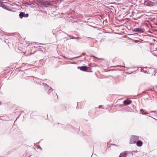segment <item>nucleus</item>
<instances>
[{
	"mask_svg": "<svg viewBox=\"0 0 157 157\" xmlns=\"http://www.w3.org/2000/svg\"><path fill=\"white\" fill-rule=\"evenodd\" d=\"M139 136H137L132 135L130 139V144L136 143L137 141L139 139Z\"/></svg>",
	"mask_w": 157,
	"mask_h": 157,
	"instance_id": "f257e3e1",
	"label": "nucleus"
},
{
	"mask_svg": "<svg viewBox=\"0 0 157 157\" xmlns=\"http://www.w3.org/2000/svg\"><path fill=\"white\" fill-rule=\"evenodd\" d=\"M36 2L38 3V4L44 5L45 7L47 6H48L52 5L51 2L47 1H45L43 0H36Z\"/></svg>",
	"mask_w": 157,
	"mask_h": 157,
	"instance_id": "f03ea898",
	"label": "nucleus"
},
{
	"mask_svg": "<svg viewBox=\"0 0 157 157\" xmlns=\"http://www.w3.org/2000/svg\"><path fill=\"white\" fill-rule=\"evenodd\" d=\"M48 91L47 92V94L50 95L51 96H52V95L53 96H56L57 98H58V96L56 93L55 92H53V89L51 87H49V89L47 90Z\"/></svg>",
	"mask_w": 157,
	"mask_h": 157,
	"instance_id": "7ed1b4c3",
	"label": "nucleus"
},
{
	"mask_svg": "<svg viewBox=\"0 0 157 157\" xmlns=\"http://www.w3.org/2000/svg\"><path fill=\"white\" fill-rule=\"evenodd\" d=\"M132 31L134 32H137L139 33H143L144 32L143 29L140 28H137L133 29Z\"/></svg>",
	"mask_w": 157,
	"mask_h": 157,
	"instance_id": "20e7f679",
	"label": "nucleus"
},
{
	"mask_svg": "<svg viewBox=\"0 0 157 157\" xmlns=\"http://www.w3.org/2000/svg\"><path fill=\"white\" fill-rule=\"evenodd\" d=\"M28 16V13L25 14V13L24 12H21L19 14V17L21 19L23 17H27Z\"/></svg>",
	"mask_w": 157,
	"mask_h": 157,
	"instance_id": "39448f33",
	"label": "nucleus"
},
{
	"mask_svg": "<svg viewBox=\"0 0 157 157\" xmlns=\"http://www.w3.org/2000/svg\"><path fill=\"white\" fill-rule=\"evenodd\" d=\"M149 0H147V1L144 0L143 2H144V4L147 6H153V5L151 3V2L148 1Z\"/></svg>",
	"mask_w": 157,
	"mask_h": 157,
	"instance_id": "423d86ee",
	"label": "nucleus"
},
{
	"mask_svg": "<svg viewBox=\"0 0 157 157\" xmlns=\"http://www.w3.org/2000/svg\"><path fill=\"white\" fill-rule=\"evenodd\" d=\"M88 68V67L85 66H83L81 67H78V69H79L80 70L84 71H86L87 70V69Z\"/></svg>",
	"mask_w": 157,
	"mask_h": 157,
	"instance_id": "0eeeda50",
	"label": "nucleus"
},
{
	"mask_svg": "<svg viewBox=\"0 0 157 157\" xmlns=\"http://www.w3.org/2000/svg\"><path fill=\"white\" fill-rule=\"evenodd\" d=\"M132 102V101L129 99H126L124 100L123 101V103L124 105H129Z\"/></svg>",
	"mask_w": 157,
	"mask_h": 157,
	"instance_id": "6e6552de",
	"label": "nucleus"
},
{
	"mask_svg": "<svg viewBox=\"0 0 157 157\" xmlns=\"http://www.w3.org/2000/svg\"><path fill=\"white\" fill-rule=\"evenodd\" d=\"M86 55V54L85 53H83L82 54V55H80V56H77L75 57H73V58H69V59H68V60H71V61H73L74 60V59H77L79 58L80 57H81L82 56H84Z\"/></svg>",
	"mask_w": 157,
	"mask_h": 157,
	"instance_id": "1a4fd4ad",
	"label": "nucleus"
},
{
	"mask_svg": "<svg viewBox=\"0 0 157 157\" xmlns=\"http://www.w3.org/2000/svg\"><path fill=\"white\" fill-rule=\"evenodd\" d=\"M136 144L137 146L141 147L142 145L143 142L141 140L139 139V140H138L136 142Z\"/></svg>",
	"mask_w": 157,
	"mask_h": 157,
	"instance_id": "9d476101",
	"label": "nucleus"
},
{
	"mask_svg": "<svg viewBox=\"0 0 157 157\" xmlns=\"http://www.w3.org/2000/svg\"><path fill=\"white\" fill-rule=\"evenodd\" d=\"M127 155L126 152H121L120 153L119 157H126Z\"/></svg>",
	"mask_w": 157,
	"mask_h": 157,
	"instance_id": "9b49d317",
	"label": "nucleus"
},
{
	"mask_svg": "<svg viewBox=\"0 0 157 157\" xmlns=\"http://www.w3.org/2000/svg\"><path fill=\"white\" fill-rule=\"evenodd\" d=\"M140 113L143 115H147V114H148L147 112L145 110H143V109H140Z\"/></svg>",
	"mask_w": 157,
	"mask_h": 157,
	"instance_id": "f8f14e48",
	"label": "nucleus"
},
{
	"mask_svg": "<svg viewBox=\"0 0 157 157\" xmlns=\"http://www.w3.org/2000/svg\"><path fill=\"white\" fill-rule=\"evenodd\" d=\"M42 84L45 90H47L48 89H49V87H50L46 83H43Z\"/></svg>",
	"mask_w": 157,
	"mask_h": 157,
	"instance_id": "ddd939ff",
	"label": "nucleus"
},
{
	"mask_svg": "<svg viewBox=\"0 0 157 157\" xmlns=\"http://www.w3.org/2000/svg\"><path fill=\"white\" fill-rule=\"evenodd\" d=\"M91 58H92V59H93V60H94V61H96V60H98V59H101V60H103V59L102 58H98L94 56H91Z\"/></svg>",
	"mask_w": 157,
	"mask_h": 157,
	"instance_id": "4468645a",
	"label": "nucleus"
},
{
	"mask_svg": "<svg viewBox=\"0 0 157 157\" xmlns=\"http://www.w3.org/2000/svg\"><path fill=\"white\" fill-rule=\"evenodd\" d=\"M59 35L61 36L62 37H64L65 35H68V34L63 32H62L59 33Z\"/></svg>",
	"mask_w": 157,
	"mask_h": 157,
	"instance_id": "2eb2a0df",
	"label": "nucleus"
},
{
	"mask_svg": "<svg viewBox=\"0 0 157 157\" xmlns=\"http://www.w3.org/2000/svg\"><path fill=\"white\" fill-rule=\"evenodd\" d=\"M140 71L141 72H144L145 73H147V74L148 73L147 71L146 70H144L143 69H141Z\"/></svg>",
	"mask_w": 157,
	"mask_h": 157,
	"instance_id": "dca6fc26",
	"label": "nucleus"
},
{
	"mask_svg": "<svg viewBox=\"0 0 157 157\" xmlns=\"http://www.w3.org/2000/svg\"><path fill=\"white\" fill-rule=\"evenodd\" d=\"M71 39H77V40H78V39H80V37H75L73 36V37H72L71 38Z\"/></svg>",
	"mask_w": 157,
	"mask_h": 157,
	"instance_id": "f3484780",
	"label": "nucleus"
},
{
	"mask_svg": "<svg viewBox=\"0 0 157 157\" xmlns=\"http://www.w3.org/2000/svg\"><path fill=\"white\" fill-rule=\"evenodd\" d=\"M38 44H36L34 43V44H33V45H34L33 47L35 48H36L39 47L37 45H38Z\"/></svg>",
	"mask_w": 157,
	"mask_h": 157,
	"instance_id": "a211bd4d",
	"label": "nucleus"
},
{
	"mask_svg": "<svg viewBox=\"0 0 157 157\" xmlns=\"http://www.w3.org/2000/svg\"><path fill=\"white\" fill-rule=\"evenodd\" d=\"M122 67H125V68H127V70H128L129 69V68H132V67H125V66H122Z\"/></svg>",
	"mask_w": 157,
	"mask_h": 157,
	"instance_id": "6ab92c4d",
	"label": "nucleus"
},
{
	"mask_svg": "<svg viewBox=\"0 0 157 157\" xmlns=\"http://www.w3.org/2000/svg\"><path fill=\"white\" fill-rule=\"evenodd\" d=\"M1 6L2 7L4 8V6H5V5L4 4L2 3V5H1Z\"/></svg>",
	"mask_w": 157,
	"mask_h": 157,
	"instance_id": "aec40b11",
	"label": "nucleus"
},
{
	"mask_svg": "<svg viewBox=\"0 0 157 157\" xmlns=\"http://www.w3.org/2000/svg\"><path fill=\"white\" fill-rule=\"evenodd\" d=\"M155 113L156 112L155 111H150V113Z\"/></svg>",
	"mask_w": 157,
	"mask_h": 157,
	"instance_id": "412c9836",
	"label": "nucleus"
},
{
	"mask_svg": "<svg viewBox=\"0 0 157 157\" xmlns=\"http://www.w3.org/2000/svg\"><path fill=\"white\" fill-rule=\"evenodd\" d=\"M63 58L64 59H67V60H68V59H69V58H68V57H66L65 56H64Z\"/></svg>",
	"mask_w": 157,
	"mask_h": 157,
	"instance_id": "4be33fe9",
	"label": "nucleus"
},
{
	"mask_svg": "<svg viewBox=\"0 0 157 157\" xmlns=\"http://www.w3.org/2000/svg\"><path fill=\"white\" fill-rule=\"evenodd\" d=\"M71 64H75V62H69Z\"/></svg>",
	"mask_w": 157,
	"mask_h": 157,
	"instance_id": "5701e85b",
	"label": "nucleus"
},
{
	"mask_svg": "<svg viewBox=\"0 0 157 157\" xmlns=\"http://www.w3.org/2000/svg\"><path fill=\"white\" fill-rule=\"evenodd\" d=\"M62 39H66L67 40H69V39L68 38H67L66 37H64Z\"/></svg>",
	"mask_w": 157,
	"mask_h": 157,
	"instance_id": "b1692460",
	"label": "nucleus"
},
{
	"mask_svg": "<svg viewBox=\"0 0 157 157\" xmlns=\"http://www.w3.org/2000/svg\"><path fill=\"white\" fill-rule=\"evenodd\" d=\"M69 37H70V38L69 39H71V38L72 36H71L70 35H67Z\"/></svg>",
	"mask_w": 157,
	"mask_h": 157,
	"instance_id": "393cba45",
	"label": "nucleus"
},
{
	"mask_svg": "<svg viewBox=\"0 0 157 157\" xmlns=\"http://www.w3.org/2000/svg\"><path fill=\"white\" fill-rule=\"evenodd\" d=\"M138 35V34H137V33H135V34H132V35H133L134 36H136V35Z\"/></svg>",
	"mask_w": 157,
	"mask_h": 157,
	"instance_id": "a878e982",
	"label": "nucleus"
},
{
	"mask_svg": "<svg viewBox=\"0 0 157 157\" xmlns=\"http://www.w3.org/2000/svg\"><path fill=\"white\" fill-rule=\"evenodd\" d=\"M86 57H85L84 58V59L83 60H82V61H85L86 60Z\"/></svg>",
	"mask_w": 157,
	"mask_h": 157,
	"instance_id": "bb28decb",
	"label": "nucleus"
},
{
	"mask_svg": "<svg viewBox=\"0 0 157 157\" xmlns=\"http://www.w3.org/2000/svg\"><path fill=\"white\" fill-rule=\"evenodd\" d=\"M102 106V105H99L98 106V108H101Z\"/></svg>",
	"mask_w": 157,
	"mask_h": 157,
	"instance_id": "cd10ccee",
	"label": "nucleus"
},
{
	"mask_svg": "<svg viewBox=\"0 0 157 157\" xmlns=\"http://www.w3.org/2000/svg\"><path fill=\"white\" fill-rule=\"evenodd\" d=\"M38 148H39L40 149H42V148L40 146H39V147H38Z\"/></svg>",
	"mask_w": 157,
	"mask_h": 157,
	"instance_id": "c85d7f7f",
	"label": "nucleus"
},
{
	"mask_svg": "<svg viewBox=\"0 0 157 157\" xmlns=\"http://www.w3.org/2000/svg\"><path fill=\"white\" fill-rule=\"evenodd\" d=\"M155 1V0H149L148 1Z\"/></svg>",
	"mask_w": 157,
	"mask_h": 157,
	"instance_id": "c756f323",
	"label": "nucleus"
},
{
	"mask_svg": "<svg viewBox=\"0 0 157 157\" xmlns=\"http://www.w3.org/2000/svg\"><path fill=\"white\" fill-rule=\"evenodd\" d=\"M68 126L69 127H72V126L70 125H68Z\"/></svg>",
	"mask_w": 157,
	"mask_h": 157,
	"instance_id": "7c9ffc66",
	"label": "nucleus"
},
{
	"mask_svg": "<svg viewBox=\"0 0 157 157\" xmlns=\"http://www.w3.org/2000/svg\"><path fill=\"white\" fill-rule=\"evenodd\" d=\"M55 31V30H54V29H53V30H52V32H54Z\"/></svg>",
	"mask_w": 157,
	"mask_h": 157,
	"instance_id": "2f4dec72",
	"label": "nucleus"
},
{
	"mask_svg": "<svg viewBox=\"0 0 157 157\" xmlns=\"http://www.w3.org/2000/svg\"><path fill=\"white\" fill-rule=\"evenodd\" d=\"M147 68V67H143L144 68Z\"/></svg>",
	"mask_w": 157,
	"mask_h": 157,
	"instance_id": "473e14b6",
	"label": "nucleus"
},
{
	"mask_svg": "<svg viewBox=\"0 0 157 157\" xmlns=\"http://www.w3.org/2000/svg\"><path fill=\"white\" fill-rule=\"evenodd\" d=\"M63 0H60V2H61L62 1H63Z\"/></svg>",
	"mask_w": 157,
	"mask_h": 157,
	"instance_id": "72a5a7b5",
	"label": "nucleus"
},
{
	"mask_svg": "<svg viewBox=\"0 0 157 157\" xmlns=\"http://www.w3.org/2000/svg\"><path fill=\"white\" fill-rule=\"evenodd\" d=\"M138 42V40H136V42Z\"/></svg>",
	"mask_w": 157,
	"mask_h": 157,
	"instance_id": "f704fd0d",
	"label": "nucleus"
},
{
	"mask_svg": "<svg viewBox=\"0 0 157 157\" xmlns=\"http://www.w3.org/2000/svg\"><path fill=\"white\" fill-rule=\"evenodd\" d=\"M149 117H151L150 115H147Z\"/></svg>",
	"mask_w": 157,
	"mask_h": 157,
	"instance_id": "c9c22d12",
	"label": "nucleus"
},
{
	"mask_svg": "<svg viewBox=\"0 0 157 157\" xmlns=\"http://www.w3.org/2000/svg\"><path fill=\"white\" fill-rule=\"evenodd\" d=\"M79 103V102H77V105H78V104Z\"/></svg>",
	"mask_w": 157,
	"mask_h": 157,
	"instance_id": "e433bc0d",
	"label": "nucleus"
},
{
	"mask_svg": "<svg viewBox=\"0 0 157 157\" xmlns=\"http://www.w3.org/2000/svg\"><path fill=\"white\" fill-rule=\"evenodd\" d=\"M33 54L32 53H30V54Z\"/></svg>",
	"mask_w": 157,
	"mask_h": 157,
	"instance_id": "4c0bfd02",
	"label": "nucleus"
},
{
	"mask_svg": "<svg viewBox=\"0 0 157 157\" xmlns=\"http://www.w3.org/2000/svg\"><path fill=\"white\" fill-rule=\"evenodd\" d=\"M53 35H55V33H53Z\"/></svg>",
	"mask_w": 157,
	"mask_h": 157,
	"instance_id": "58836bf2",
	"label": "nucleus"
},
{
	"mask_svg": "<svg viewBox=\"0 0 157 157\" xmlns=\"http://www.w3.org/2000/svg\"><path fill=\"white\" fill-rule=\"evenodd\" d=\"M155 70L154 71V72H155Z\"/></svg>",
	"mask_w": 157,
	"mask_h": 157,
	"instance_id": "ea45409f",
	"label": "nucleus"
},
{
	"mask_svg": "<svg viewBox=\"0 0 157 157\" xmlns=\"http://www.w3.org/2000/svg\"><path fill=\"white\" fill-rule=\"evenodd\" d=\"M35 52H36V51H35V52H33V53H35Z\"/></svg>",
	"mask_w": 157,
	"mask_h": 157,
	"instance_id": "a19ab883",
	"label": "nucleus"
}]
</instances>
